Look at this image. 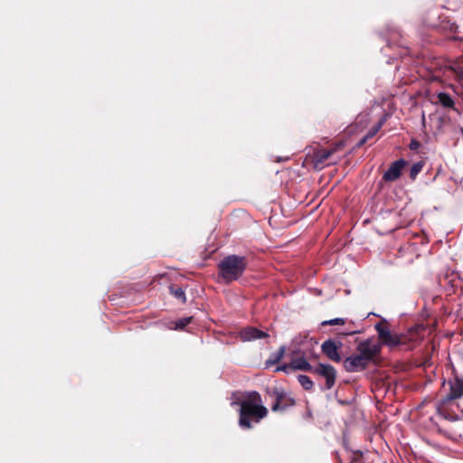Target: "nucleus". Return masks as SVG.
<instances>
[{
  "mask_svg": "<svg viewBox=\"0 0 463 463\" xmlns=\"http://www.w3.org/2000/svg\"><path fill=\"white\" fill-rule=\"evenodd\" d=\"M247 262L244 257L229 255L219 264V275L227 283L239 279L246 269Z\"/></svg>",
  "mask_w": 463,
  "mask_h": 463,
  "instance_id": "f03ea898",
  "label": "nucleus"
},
{
  "mask_svg": "<svg viewBox=\"0 0 463 463\" xmlns=\"http://www.w3.org/2000/svg\"><path fill=\"white\" fill-rule=\"evenodd\" d=\"M406 161L404 159H399L394 161L389 168L383 174V179L385 181H395L402 174V168L405 166Z\"/></svg>",
  "mask_w": 463,
  "mask_h": 463,
  "instance_id": "9d476101",
  "label": "nucleus"
},
{
  "mask_svg": "<svg viewBox=\"0 0 463 463\" xmlns=\"http://www.w3.org/2000/svg\"><path fill=\"white\" fill-rule=\"evenodd\" d=\"M248 400L240 402H232V405L240 404L239 426L242 429H250L251 421L259 423L268 414V410L261 404L259 392H252L247 394Z\"/></svg>",
  "mask_w": 463,
  "mask_h": 463,
  "instance_id": "f257e3e1",
  "label": "nucleus"
},
{
  "mask_svg": "<svg viewBox=\"0 0 463 463\" xmlns=\"http://www.w3.org/2000/svg\"><path fill=\"white\" fill-rule=\"evenodd\" d=\"M342 345L341 342H335L334 340L328 339L325 341L322 345L321 349L322 352L332 361L334 362H340L341 356L338 353V349Z\"/></svg>",
  "mask_w": 463,
  "mask_h": 463,
  "instance_id": "0eeeda50",
  "label": "nucleus"
},
{
  "mask_svg": "<svg viewBox=\"0 0 463 463\" xmlns=\"http://www.w3.org/2000/svg\"><path fill=\"white\" fill-rule=\"evenodd\" d=\"M368 364L369 363L359 354L347 357L344 362L345 370L350 373L363 371Z\"/></svg>",
  "mask_w": 463,
  "mask_h": 463,
  "instance_id": "423d86ee",
  "label": "nucleus"
},
{
  "mask_svg": "<svg viewBox=\"0 0 463 463\" xmlns=\"http://www.w3.org/2000/svg\"><path fill=\"white\" fill-rule=\"evenodd\" d=\"M449 392L444 397L445 402H450L463 396V378L455 377L449 382Z\"/></svg>",
  "mask_w": 463,
  "mask_h": 463,
  "instance_id": "1a4fd4ad",
  "label": "nucleus"
},
{
  "mask_svg": "<svg viewBox=\"0 0 463 463\" xmlns=\"http://www.w3.org/2000/svg\"><path fill=\"white\" fill-rule=\"evenodd\" d=\"M286 347L281 345L279 350L273 353L269 360L266 361V366L279 363L285 354Z\"/></svg>",
  "mask_w": 463,
  "mask_h": 463,
  "instance_id": "4468645a",
  "label": "nucleus"
},
{
  "mask_svg": "<svg viewBox=\"0 0 463 463\" xmlns=\"http://www.w3.org/2000/svg\"><path fill=\"white\" fill-rule=\"evenodd\" d=\"M420 146V143L417 141L416 139H412L409 145L410 149L411 150H417Z\"/></svg>",
  "mask_w": 463,
  "mask_h": 463,
  "instance_id": "b1692460",
  "label": "nucleus"
},
{
  "mask_svg": "<svg viewBox=\"0 0 463 463\" xmlns=\"http://www.w3.org/2000/svg\"><path fill=\"white\" fill-rule=\"evenodd\" d=\"M447 402H445V399H442L440 402L437 405V411L444 419H447L449 420H455L456 417L449 413L445 409V405Z\"/></svg>",
  "mask_w": 463,
  "mask_h": 463,
  "instance_id": "2eb2a0df",
  "label": "nucleus"
},
{
  "mask_svg": "<svg viewBox=\"0 0 463 463\" xmlns=\"http://www.w3.org/2000/svg\"><path fill=\"white\" fill-rule=\"evenodd\" d=\"M438 98H439V103L444 108H452L453 107L454 101H453L452 98L449 94L444 93V92H440L438 95Z\"/></svg>",
  "mask_w": 463,
  "mask_h": 463,
  "instance_id": "dca6fc26",
  "label": "nucleus"
},
{
  "mask_svg": "<svg viewBox=\"0 0 463 463\" xmlns=\"http://www.w3.org/2000/svg\"><path fill=\"white\" fill-rule=\"evenodd\" d=\"M298 383L305 390H311L313 388V382L312 380L304 374L298 375Z\"/></svg>",
  "mask_w": 463,
  "mask_h": 463,
  "instance_id": "f3484780",
  "label": "nucleus"
},
{
  "mask_svg": "<svg viewBox=\"0 0 463 463\" xmlns=\"http://www.w3.org/2000/svg\"><path fill=\"white\" fill-rule=\"evenodd\" d=\"M293 370H302L313 373L314 367L304 357L295 358L291 361Z\"/></svg>",
  "mask_w": 463,
  "mask_h": 463,
  "instance_id": "ddd939ff",
  "label": "nucleus"
},
{
  "mask_svg": "<svg viewBox=\"0 0 463 463\" xmlns=\"http://www.w3.org/2000/svg\"><path fill=\"white\" fill-rule=\"evenodd\" d=\"M423 167V164L421 162H418L416 164H414L411 168V171H410V176L411 178L414 179L418 174L421 171Z\"/></svg>",
  "mask_w": 463,
  "mask_h": 463,
  "instance_id": "6ab92c4d",
  "label": "nucleus"
},
{
  "mask_svg": "<svg viewBox=\"0 0 463 463\" xmlns=\"http://www.w3.org/2000/svg\"><path fill=\"white\" fill-rule=\"evenodd\" d=\"M358 354L369 364L380 353L381 345L374 343L373 339L368 338L361 341L357 345Z\"/></svg>",
  "mask_w": 463,
  "mask_h": 463,
  "instance_id": "7ed1b4c3",
  "label": "nucleus"
},
{
  "mask_svg": "<svg viewBox=\"0 0 463 463\" xmlns=\"http://www.w3.org/2000/svg\"><path fill=\"white\" fill-rule=\"evenodd\" d=\"M292 369L291 364H283L280 366H278L275 370V372H284L288 373Z\"/></svg>",
  "mask_w": 463,
  "mask_h": 463,
  "instance_id": "5701e85b",
  "label": "nucleus"
},
{
  "mask_svg": "<svg viewBox=\"0 0 463 463\" xmlns=\"http://www.w3.org/2000/svg\"><path fill=\"white\" fill-rule=\"evenodd\" d=\"M273 393L276 398V402L271 407L273 411H284L295 404L294 399L288 397L285 392L275 390Z\"/></svg>",
  "mask_w": 463,
  "mask_h": 463,
  "instance_id": "6e6552de",
  "label": "nucleus"
},
{
  "mask_svg": "<svg viewBox=\"0 0 463 463\" xmlns=\"http://www.w3.org/2000/svg\"><path fill=\"white\" fill-rule=\"evenodd\" d=\"M345 322V320L344 318H334V319H330V320H326V321H324L322 323L323 326H326V325H344Z\"/></svg>",
  "mask_w": 463,
  "mask_h": 463,
  "instance_id": "412c9836",
  "label": "nucleus"
},
{
  "mask_svg": "<svg viewBox=\"0 0 463 463\" xmlns=\"http://www.w3.org/2000/svg\"><path fill=\"white\" fill-rule=\"evenodd\" d=\"M192 317H184L175 323V329H183L191 323Z\"/></svg>",
  "mask_w": 463,
  "mask_h": 463,
  "instance_id": "aec40b11",
  "label": "nucleus"
},
{
  "mask_svg": "<svg viewBox=\"0 0 463 463\" xmlns=\"http://www.w3.org/2000/svg\"><path fill=\"white\" fill-rule=\"evenodd\" d=\"M342 147V145L337 144L335 145L331 148H318L314 152V159L316 165H323L325 164L331 156L335 153L337 150H339Z\"/></svg>",
  "mask_w": 463,
  "mask_h": 463,
  "instance_id": "9b49d317",
  "label": "nucleus"
},
{
  "mask_svg": "<svg viewBox=\"0 0 463 463\" xmlns=\"http://www.w3.org/2000/svg\"><path fill=\"white\" fill-rule=\"evenodd\" d=\"M368 139H369V138H368L366 136H364V137L359 141V143H358V145H357V146H361L364 145Z\"/></svg>",
  "mask_w": 463,
  "mask_h": 463,
  "instance_id": "393cba45",
  "label": "nucleus"
},
{
  "mask_svg": "<svg viewBox=\"0 0 463 463\" xmlns=\"http://www.w3.org/2000/svg\"><path fill=\"white\" fill-rule=\"evenodd\" d=\"M313 373L326 379L325 390H330L334 386L336 378V372L332 365L319 364L314 367Z\"/></svg>",
  "mask_w": 463,
  "mask_h": 463,
  "instance_id": "39448f33",
  "label": "nucleus"
},
{
  "mask_svg": "<svg viewBox=\"0 0 463 463\" xmlns=\"http://www.w3.org/2000/svg\"><path fill=\"white\" fill-rule=\"evenodd\" d=\"M381 127H382V123H379L377 126L371 128L365 136L369 139L373 137L377 134V132L380 130Z\"/></svg>",
  "mask_w": 463,
  "mask_h": 463,
  "instance_id": "4be33fe9",
  "label": "nucleus"
},
{
  "mask_svg": "<svg viewBox=\"0 0 463 463\" xmlns=\"http://www.w3.org/2000/svg\"><path fill=\"white\" fill-rule=\"evenodd\" d=\"M170 291L176 298L180 299L183 303H185V293L181 288H174L171 287Z\"/></svg>",
  "mask_w": 463,
  "mask_h": 463,
  "instance_id": "a211bd4d",
  "label": "nucleus"
},
{
  "mask_svg": "<svg viewBox=\"0 0 463 463\" xmlns=\"http://www.w3.org/2000/svg\"><path fill=\"white\" fill-rule=\"evenodd\" d=\"M268 335L266 332L252 326L245 327L240 332V337L243 342L265 338Z\"/></svg>",
  "mask_w": 463,
  "mask_h": 463,
  "instance_id": "f8f14e48",
  "label": "nucleus"
},
{
  "mask_svg": "<svg viewBox=\"0 0 463 463\" xmlns=\"http://www.w3.org/2000/svg\"><path fill=\"white\" fill-rule=\"evenodd\" d=\"M378 333V336L383 345L389 347H394L402 344V336L397 334H392L387 326H383L382 323H377L374 326Z\"/></svg>",
  "mask_w": 463,
  "mask_h": 463,
  "instance_id": "20e7f679",
  "label": "nucleus"
}]
</instances>
